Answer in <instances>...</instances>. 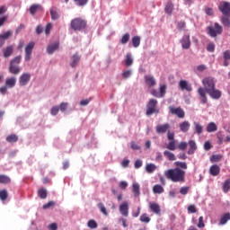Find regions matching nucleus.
<instances>
[{
  "instance_id": "nucleus-1",
  "label": "nucleus",
  "mask_w": 230,
  "mask_h": 230,
  "mask_svg": "<svg viewBox=\"0 0 230 230\" xmlns=\"http://www.w3.org/2000/svg\"><path fill=\"white\" fill-rule=\"evenodd\" d=\"M202 84L204 87L198 89V94L201 98L202 103H208V96L206 94H208L212 100H220L222 98V92L215 88V78L211 76L205 77L202 80Z\"/></svg>"
},
{
  "instance_id": "nucleus-2",
  "label": "nucleus",
  "mask_w": 230,
  "mask_h": 230,
  "mask_svg": "<svg viewBox=\"0 0 230 230\" xmlns=\"http://www.w3.org/2000/svg\"><path fill=\"white\" fill-rule=\"evenodd\" d=\"M174 166L175 168L165 171L164 175L166 179H169L172 182H185V170H188V164H186V162L177 161L174 163Z\"/></svg>"
},
{
  "instance_id": "nucleus-3",
  "label": "nucleus",
  "mask_w": 230,
  "mask_h": 230,
  "mask_svg": "<svg viewBox=\"0 0 230 230\" xmlns=\"http://www.w3.org/2000/svg\"><path fill=\"white\" fill-rule=\"evenodd\" d=\"M70 28L74 31H84L87 28V20L82 17H76L71 20Z\"/></svg>"
},
{
  "instance_id": "nucleus-4",
  "label": "nucleus",
  "mask_w": 230,
  "mask_h": 230,
  "mask_svg": "<svg viewBox=\"0 0 230 230\" xmlns=\"http://www.w3.org/2000/svg\"><path fill=\"white\" fill-rule=\"evenodd\" d=\"M157 100L149 99L146 104V116H152V114H159V109L157 108Z\"/></svg>"
},
{
  "instance_id": "nucleus-5",
  "label": "nucleus",
  "mask_w": 230,
  "mask_h": 230,
  "mask_svg": "<svg viewBox=\"0 0 230 230\" xmlns=\"http://www.w3.org/2000/svg\"><path fill=\"white\" fill-rule=\"evenodd\" d=\"M207 31L209 35V37L215 38L217 35H222V32L224 31V29L222 28V25H219L218 22L214 23L213 26H208L207 28Z\"/></svg>"
},
{
  "instance_id": "nucleus-6",
  "label": "nucleus",
  "mask_w": 230,
  "mask_h": 230,
  "mask_svg": "<svg viewBox=\"0 0 230 230\" xmlns=\"http://www.w3.org/2000/svg\"><path fill=\"white\" fill-rule=\"evenodd\" d=\"M33 48H35V42L33 41H31L25 47V56H24L25 62H30V60H31V53H33Z\"/></svg>"
},
{
  "instance_id": "nucleus-7",
  "label": "nucleus",
  "mask_w": 230,
  "mask_h": 230,
  "mask_svg": "<svg viewBox=\"0 0 230 230\" xmlns=\"http://www.w3.org/2000/svg\"><path fill=\"white\" fill-rule=\"evenodd\" d=\"M218 10L226 15V17H230V3L229 2H221L218 5Z\"/></svg>"
},
{
  "instance_id": "nucleus-8",
  "label": "nucleus",
  "mask_w": 230,
  "mask_h": 230,
  "mask_svg": "<svg viewBox=\"0 0 230 230\" xmlns=\"http://www.w3.org/2000/svg\"><path fill=\"white\" fill-rule=\"evenodd\" d=\"M169 111L172 115L177 116V118H180V119H182L184 118V116H186L184 110H182V108L181 107L175 108L173 106H170Z\"/></svg>"
},
{
  "instance_id": "nucleus-9",
  "label": "nucleus",
  "mask_w": 230,
  "mask_h": 230,
  "mask_svg": "<svg viewBox=\"0 0 230 230\" xmlns=\"http://www.w3.org/2000/svg\"><path fill=\"white\" fill-rule=\"evenodd\" d=\"M30 80H31V75L30 73H24L19 78V85L24 87L30 84Z\"/></svg>"
},
{
  "instance_id": "nucleus-10",
  "label": "nucleus",
  "mask_w": 230,
  "mask_h": 230,
  "mask_svg": "<svg viewBox=\"0 0 230 230\" xmlns=\"http://www.w3.org/2000/svg\"><path fill=\"white\" fill-rule=\"evenodd\" d=\"M181 44L183 49H190V48L191 47V40H190V34H186L181 38Z\"/></svg>"
},
{
  "instance_id": "nucleus-11",
  "label": "nucleus",
  "mask_w": 230,
  "mask_h": 230,
  "mask_svg": "<svg viewBox=\"0 0 230 230\" xmlns=\"http://www.w3.org/2000/svg\"><path fill=\"white\" fill-rule=\"evenodd\" d=\"M44 8L42 7V5L40 4H31L29 8V12L31 13V15L34 16L35 13H37V12H43Z\"/></svg>"
},
{
  "instance_id": "nucleus-12",
  "label": "nucleus",
  "mask_w": 230,
  "mask_h": 230,
  "mask_svg": "<svg viewBox=\"0 0 230 230\" xmlns=\"http://www.w3.org/2000/svg\"><path fill=\"white\" fill-rule=\"evenodd\" d=\"M179 87L181 91H187L188 93H191V91H193L191 84H190L186 80H181L179 82Z\"/></svg>"
},
{
  "instance_id": "nucleus-13",
  "label": "nucleus",
  "mask_w": 230,
  "mask_h": 230,
  "mask_svg": "<svg viewBox=\"0 0 230 230\" xmlns=\"http://www.w3.org/2000/svg\"><path fill=\"white\" fill-rule=\"evenodd\" d=\"M155 130H156V134H166V132L170 130V124L165 123V124L158 125L156 126Z\"/></svg>"
},
{
  "instance_id": "nucleus-14",
  "label": "nucleus",
  "mask_w": 230,
  "mask_h": 230,
  "mask_svg": "<svg viewBox=\"0 0 230 230\" xmlns=\"http://www.w3.org/2000/svg\"><path fill=\"white\" fill-rule=\"evenodd\" d=\"M52 21H58L60 19V11L58 8L52 6L49 10Z\"/></svg>"
},
{
  "instance_id": "nucleus-15",
  "label": "nucleus",
  "mask_w": 230,
  "mask_h": 230,
  "mask_svg": "<svg viewBox=\"0 0 230 230\" xmlns=\"http://www.w3.org/2000/svg\"><path fill=\"white\" fill-rule=\"evenodd\" d=\"M81 58H82L80 57V55H78V53L74 54L70 58V66L73 68L76 67V66L80 64Z\"/></svg>"
},
{
  "instance_id": "nucleus-16",
  "label": "nucleus",
  "mask_w": 230,
  "mask_h": 230,
  "mask_svg": "<svg viewBox=\"0 0 230 230\" xmlns=\"http://www.w3.org/2000/svg\"><path fill=\"white\" fill-rule=\"evenodd\" d=\"M3 55L4 58H9V57H12L13 55V46L9 45L6 48L2 49Z\"/></svg>"
},
{
  "instance_id": "nucleus-17",
  "label": "nucleus",
  "mask_w": 230,
  "mask_h": 230,
  "mask_svg": "<svg viewBox=\"0 0 230 230\" xmlns=\"http://www.w3.org/2000/svg\"><path fill=\"white\" fill-rule=\"evenodd\" d=\"M173 10H175V5L172 1H168L164 7V12L167 15H172L173 13Z\"/></svg>"
},
{
  "instance_id": "nucleus-18",
  "label": "nucleus",
  "mask_w": 230,
  "mask_h": 230,
  "mask_svg": "<svg viewBox=\"0 0 230 230\" xmlns=\"http://www.w3.org/2000/svg\"><path fill=\"white\" fill-rule=\"evenodd\" d=\"M209 173L212 177H217V175H220V166L217 164L211 165L209 168Z\"/></svg>"
},
{
  "instance_id": "nucleus-19",
  "label": "nucleus",
  "mask_w": 230,
  "mask_h": 230,
  "mask_svg": "<svg viewBox=\"0 0 230 230\" xmlns=\"http://www.w3.org/2000/svg\"><path fill=\"white\" fill-rule=\"evenodd\" d=\"M145 82L147 87H155V84H157L155 78L152 75H145Z\"/></svg>"
},
{
  "instance_id": "nucleus-20",
  "label": "nucleus",
  "mask_w": 230,
  "mask_h": 230,
  "mask_svg": "<svg viewBox=\"0 0 230 230\" xmlns=\"http://www.w3.org/2000/svg\"><path fill=\"white\" fill-rule=\"evenodd\" d=\"M188 145H189L188 155H193V154H195V151L197 150V143L195 142V140H190L188 142Z\"/></svg>"
},
{
  "instance_id": "nucleus-21",
  "label": "nucleus",
  "mask_w": 230,
  "mask_h": 230,
  "mask_svg": "<svg viewBox=\"0 0 230 230\" xmlns=\"http://www.w3.org/2000/svg\"><path fill=\"white\" fill-rule=\"evenodd\" d=\"M119 212L123 217H128V203L124 202L119 206Z\"/></svg>"
},
{
  "instance_id": "nucleus-22",
  "label": "nucleus",
  "mask_w": 230,
  "mask_h": 230,
  "mask_svg": "<svg viewBox=\"0 0 230 230\" xmlns=\"http://www.w3.org/2000/svg\"><path fill=\"white\" fill-rule=\"evenodd\" d=\"M149 208L155 215H161V207L159 206V204H157V203H150L149 204Z\"/></svg>"
},
{
  "instance_id": "nucleus-23",
  "label": "nucleus",
  "mask_w": 230,
  "mask_h": 230,
  "mask_svg": "<svg viewBox=\"0 0 230 230\" xmlns=\"http://www.w3.org/2000/svg\"><path fill=\"white\" fill-rule=\"evenodd\" d=\"M58 46H59L58 42H55L54 44H49L47 48V52L49 53V55H53V53L56 52L57 49H58Z\"/></svg>"
},
{
  "instance_id": "nucleus-24",
  "label": "nucleus",
  "mask_w": 230,
  "mask_h": 230,
  "mask_svg": "<svg viewBox=\"0 0 230 230\" xmlns=\"http://www.w3.org/2000/svg\"><path fill=\"white\" fill-rule=\"evenodd\" d=\"M9 73H11V75H19V73H21V67L19 66V65L10 64Z\"/></svg>"
},
{
  "instance_id": "nucleus-25",
  "label": "nucleus",
  "mask_w": 230,
  "mask_h": 230,
  "mask_svg": "<svg viewBox=\"0 0 230 230\" xmlns=\"http://www.w3.org/2000/svg\"><path fill=\"white\" fill-rule=\"evenodd\" d=\"M190 127H191V124H190V121L184 120L180 124V130L183 133L188 132L190 130Z\"/></svg>"
},
{
  "instance_id": "nucleus-26",
  "label": "nucleus",
  "mask_w": 230,
  "mask_h": 230,
  "mask_svg": "<svg viewBox=\"0 0 230 230\" xmlns=\"http://www.w3.org/2000/svg\"><path fill=\"white\" fill-rule=\"evenodd\" d=\"M15 84H17L15 77H10L5 80V86L9 87V89L15 87Z\"/></svg>"
},
{
  "instance_id": "nucleus-27",
  "label": "nucleus",
  "mask_w": 230,
  "mask_h": 230,
  "mask_svg": "<svg viewBox=\"0 0 230 230\" xmlns=\"http://www.w3.org/2000/svg\"><path fill=\"white\" fill-rule=\"evenodd\" d=\"M207 132H217L218 130V126L215 122H209L206 128Z\"/></svg>"
},
{
  "instance_id": "nucleus-28",
  "label": "nucleus",
  "mask_w": 230,
  "mask_h": 230,
  "mask_svg": "<svg viewBox=\"0 0 230 230\" xmlns=\"http://www.w3.org/2000/svg\"><path fill=\"white\" fill-rule=\"evenodd\" d=\"M164 155L166 157V159H168V161H177V157L171 151L165 150L164 152Z\"/></svg>"
},
{
  "instance_id": "nucleus-29",
  "label": "nucleus",
  "mask_w": 230,
  "mask_h": 230,
  "mask_svg": "<svg viewBox=\"0 0 230 230\" xmlns=\"http://www.w3.org/2000/svg\"><path fill=\"white\" fill-rule=\"evenodd\" d=\"M166 148L167 150H171V152H174V150H177V140H171L166 146Z\"/></svg>"
},
{
  "instance_id": "nucleus-30",
  "label": "nucleus",
  "mask_w": 230,
  "mask_h": 230,
  "mask_svg": "<svg viewBox=\"0 0 230 230\" xmlns=\"http://www.w3.org/2000/svg\"><path fill=\"white\" fill-rule=\"evenodd\" d=\"M194 130L198 136H200L202 132H204V127L200 125L199 122H194Z\"/></svg>"
},
{
  "instance_id": "nucleus-31",
  "label": "nucleus",
  "mask_w": 230,
  "mask_h": 230,
  "mask_svg": "<svg viewBox=\"0 0 230 230\" xmlns=\"http://www.w3.org/2000/svg\"><path fill=\"white\" fill-rule=\"evenodd\" d=\"M153 192L161 195L162 193H164V188L159 184H156L153 187Z\"/></svg>"
},
{
  "instance_id": "nucleus-32",
  "label": "nucleus",
  "mask_w": 230,
  "mask_h": 230,
  "mask_svg": "<svg viewBox=\"0 0 230 230\" xmlns=\"http://www.w3.org/2000/svg\"><path fill=\"white\" fill-rule=\"evenodd\" d=\"M230 220V213H226L219 221L220 226H226V224H227V222H229Z\"/></svg>"
},
{
  "instance_id": "nucleus-33",
  "label": "nucleus",
  "mask_w": 230,
  "mask_h": 230,
  "mask_svg": "<svg viewBox=\"0 0 230 230\" xmlns=\"http://www.w3.org/2000/svg\"><path fill=\"white\" fill-rule=\"evenodd\" d=\"M7 143H17L19 141V137L15 134H11L6 137Z\"/></svg>"
},
{
  "instance_id": "nucleus-34",
  "label": "nucleus",
  "mask_w": 230,
  "mask_h": 230,
  "mask_svg": "<svg viewBox=\"0 0 230 230\" xmlns=\"http://www.w3.org/2000/svg\"><path fill=\"white\" fill-rule=\"evenodd\" d=\"M12 35H13V31H7L6 32L0 34V40H4H4H8Z\"/></svg>"
},
{
  "instance_id": "nucleus-35",
  "label": "nucleus",
  "mask_w": 230,
  "mask_h": 230,
  "mask_svg": "<svg viewBox=\"0 0 230 230\" xmlns=\"http://www.w3.org/2000/svg\"><path fill=\"white\" fill-rule=\"evenodd\" d=\"M10 182H12V179L8 175L0 174V184H10Z\"/></svg>"
},
{
  "instance_id": "nucleus-36",
  "label": "nucleus",
  "mask_w": 230,
  "mask_h": 230,
  "mask_svg": "<svg viewBox=\"0 0 230 230\" xmlns=\"http://www.w3.org/2000/svg\"><path fill=\"white\" fill-rule=\"evenodd\" d=\"M133 47L139 48L141 44V37L140 36H134L131 40Z\"/></svg>"
},
{
  "instance_id": "nucleus-37",
  "label": "nucleus",
  "mask_w": 230,
  "mask_h": 230,
  "mask_svg": "<svg viewBox=\"0 0 230 230\" xmlns=\"http://www.w3.org/2000/svg\"><path fill=\"white\" fill-rule=\"evenodd\" d=\"M155 170H157V166H155V164H148L146 166V172L147 173H154V172H155Z\"/></svg>"
},
{
  "instance_id": "nucleus-38",
  "label": "nucleus",
  "mask_w": 230,
  "mask_h": 230,
  "mask_svg": "<svg viewBox=\"0 0 230 230\" xmlns=\"http://www.w3.org/2000/svg\"><path fill=\"white\" fill-rule=\"evenodd\" d=\"M125 64L127 67H130V66L134 64V59L132 58V55L130 54L126 55Z\"/></svg>"
},
{
  "instance_id": "nucleus-39",
  "label": "nucleus",
  "mask_w": 230,
  "mask_h": 230,
  "mask_svg": "<svg viewBox=\"0 0 230 230\" xmlns=\"http://www.w3.org/2000/svg\"><path fill=\"white\" fill-rule=\"evenodd\" d=\"M230 16H222L221 17V22L223 25H225L226 28H230V19H229Z\"/></svg>"
},
{
  "instance_id": "nucleus-40",
  "label": "nucleus",
  "mask_w": 230,
  "mask_h": 230,
  "mask_svg": "<svg viewBox=\"0 0 230 230\" xmlns=\"http://www.w3.org/2000/svg\"><path fill=\"white\" fill-rule=\"evenodd\" d=\"M22 59V56H17L10 61V64L13 66H19V64H21Z\"/></svg>"
},
{
  "instance_id": "nucleus-41",
  "label": "nucleus",
  "mask_w": 230,
  "mask_h": 230,
  "mask_svg": "<svg viewBox=\"0 0 230 230\" xmlns=\"http://www.w3.org/2000/svg\"><path fill=\"white\" fill-rule=\"evenodd\" d=\"M87 226L90 229H97L98 228V223H96V221L94 219H91V220L88 221Z\"/></svg>"
},
{
  "instance_id": "nucleus-42",
  "label": "nucleus",
  "mask_w": 230,
  "mask_h": 230,
  "mask_svg": "<svg viewBox=\"0 0 230 230\" xmlns=\"http://www.w3.org/2000/svg\"><path fill=\"white\" fill-rule=\"evenodd\" d=\"M132 188H133V193L135 197H139L140 195L139 183H133Z\"/></svg>"
},
{
  "instance_id": "nucleus-43",
  "label": "nucleus",
  "mask_w": 230,
  "mask_h": 230,
  "mask_svg": "<svg viewBox=\"0 0 230 230\" xmlns=\"http://www.w3.org/2000/svg\"><path fill=\"white\" fill-rule=\"evenodd\" d=\"M38 195H39L40 198H41L43 199H47V197H48V190H46V189H40L38 190Z\"/></svg>"
},
{
  "instance_id": "nucleus-44",
  "label": "nucleus",
  "mask_w": 230,
  "mask_h": 230,
  "mask_svg": "<svg viewBox=\"0 0 230 230\" xmlns=\"http://www.w3.org/2000/svg\"><path fill=\"white\" fill-rule=\"evenodd\" d=\"M230 190V179H227L223 184V191L227 193Z\"/></svg>"
},
{
  "instance_id": "nucleus-45",
  "label": "nucleus",
  "mask_w": 230,
  "mask_h": 230,
  "mask_svg": "<svg viewBox=\"0 0 230 230\" xmlns=\"http://www.w3.org/2000/svg\"><path fill=\"white\" fill-rule=\"evenodd\" d=\"M128 40H130V34L125 33L120 40V44H127Z\"/></svg>"
},
{
  "instance_id": "nucleus-46",
  "label": "nucleus",
  "mask_w": 230,
  "mask_h": 230,
  "mask_svg": "<svg viewBox=\"0 0 230 230\" xmlns=\"http://www.w3.org/2000/svg\"><path fill=\"white\" fill-rule=\"evenodd\" d=\"M222 155H213L210 156L211 163H218L222 159Z\"/></svg>"
},
{
  "instance_id": "nucleus-47",
  "label": "nucleus",
  "mask_w": 230,
  "mask_h": 230,
  "mask_svg": "<svg viewBox=\"0 0 230 230\" xmlns=\"http://www.w3.org/2000/svg\"><path fill=\"white\" fill-rule=\"evenodd\" d=\"M166 84H162L160 85V98H164V94H166Z\"/></svg>"
},
{
  "instance_id": "nucleus-48",
  "label": "nucleus",
  "mask_w": 230,
  "mask_h": 230,
  "mask_svg": "<svg viewBox=\"0 0 230 230\" xmlns=\"http://www.w3.org/2000/svg\"><path fill=\"white\" fill-rule=\"evenodd\" d=\"M98 208L105 215V217L109 216V212L107 211V208H105V205H103V203H99Z\"/></svg>"
},
{
  "instance_id": "nucleus-49",
  "label": "nucleus",
  "mask_w": 230,
  "mask_h": 230,
  "mask_svg": "<svg viewBox=\"0 0 230 230\" xmlns=\"http://www.w3.org/2000/svg\"><path fill=\"white\" fill-rule=\"evenodd\" d=\"M0 199L2 200H6V199H8V190H0Z\"/></svg>"
},
{
  "instance_id": "nucleus-50",
  "label": "nucleus",
  "mask_w": 230,
  "mask_h": 230,
  "mask_svg": "<svg viewBox=\"0 0 230 230\" xmlns=\"http://www.w3.org/2000/svg\"><path fill=\"white\" fill-rule=\"evenodd\" d=\"M140 222H145V224H148L150 222V217L148 214H143L140 216Z\"/></svg>"
},
{
  "instance_id": "nucleus-51",
  "label": "nucleus",
  "mask_w": 230,
  "mask_h": 230,
  "mask_svg": "<svg viewBox=\"0 0 230 230\" xmlns=\"http://www.w3.org/2000/svg\"><path fill=\"white\" fill-rule=\"evenodd\" d=\"M215 48H216L215 43L210 42L207 46V51H208L209 53H213L215 51Z\"/></svg>"
},
{
  "instance_id": "nucleus-52",
  "label": "nucleus",
  "mask_w": 230,
  "mask_h": 230,
  "mask_svg": "<svg viewBox=\"0 0 230 230\" xmlns=\"http://www.w3.org/2000/svg\"><path fill=\"white\" fill-rule=\"evenodd\" d=\"M58 111H60V108L58 106H53L50 110V114L52 116H57V114H58Z\"/></svg>"
},
{
  "instance_id": "nucleus-53",
  "label": "nucleus",
  "mask_w": 230,
  "mask_h": 230,
  "mask_svg": "<svg viewBox=\"0 0 230 230\" xmlns=\"http://www.w3.org/2000/svg\"><path fill=\"white\" fill-rule=\"evenodd\" d=\"M206 226V225L204 224V217H199V223H198V227L199 229H202Z\"/></svg>"
},
{
  "instance_id": "nucleus-54",
  "label": "nucleus",
  "mask_w": 230,
  "mask_h": 230,
  "mask_svg": "<svg viewBox=\"0 0 230 230\" xmlns=\"http://www.w3.org/2000/svg\"><path fill=\"white\" fill-rule=\"evenodd\" d=\"M167 139L168 141H175V133L167 131Z\"/></svg>"
},
{
  "instance_id": "nucleus-55",
  "label": "nucleus",
  "mask_w": 230,
  "mask_h": 230,
  "mask_svg": "<svg viewBox=\"0 0 230 230\" xmlns=\"http://www.w3.org/2000/svg\"><path fill=\"white\" fill-rule=\"evenodd\" d=\"M178 148L181 151H184L186 150V148H188V144L186 142H181L179 145H178Z\"/></svg>"
},
{
  "instance_id": "nucleus-56",
  "label": "nucleus",
  "mask_w": 230,
  "mask_h": 230,
  "mask_svg": "<svg viewBox=\"0 0 230 230\" xmlns=\"http://www.w3.org/2000/svg\"><path fill=\"white\" fill-rule=\"evenodd\" d=\"M188 191H190V187H181L180 189L181 195H188Z\"/></svg>"
},
{
  "instance_id": "nucleus-57",
  "label": "nucleus",
  "mask_w": 230,
  "mask_h": 230,
  "mask_svg": "<svg viewBox=\"0 0 230 230\" xmlns=\"http://www.w3.org/2000/svg\"><path fill=\"white\" fill-rule=\"evenodd\" d=\"M224 60H230V50H226L223 52Z\"/></svg>"
},
{
  "instance_id": "nucleus-58",
  "label": "nucleus",
  "mask_w": 230,
  "mask_h": 230,
  "mask_svg": "<svg viewBox=\"0 0 230 230\" xmlns=\"http://www.w3.org/2000/svg\"><path fill=\"white\" fill-rule=\"evenodd\" d=\"M131 75H132V71L130 70H127L122 73L123 78H130Z\"/></svg>"
},
{
  "instance_id": "nucleus-59",
  "label": "nucleus",
  "mask_w": 230,
  "mask_h": 230,
  "mask_svg": "<svg viewBox=\"0 0 230 230\" xmlns=\"http://www.w3.org/2000/svg\"><path fill=\"white\" fill-rule=\"evenodd\" d=\"M67 110V103L66 102H62L59 105V111H61V112H65V111Z\"/></svg>"
},
{
  "instance_id": "nucleus-60",
  "label": "nucleus",
  "mask_w": 230,
  "mask_h": 230,
  "mask_svg": "<svg viewBox=\"0 0 230 230\" xmlns=\"http://www.w3.org/2000/svg\"><path fill=\"white\" fill-rule=\"evenodd\" d=\"M210 148H213L211 142L206 141L204 144V150L209 151Z\"/></svg>"
},
{
  "instance_id": "nucleus-61",
  "label": "nucleus",
  "mask_w": 230,
  "mask_h": 230,
  "mask_svg": "<svg viewBox=\"0 0 230 230\" xmlns=\"http://www.w3.org/2000/svg\"><path fill=\"white\" fill-rule=\"evenodd\" d=\"M51 28H53V25L51 23H48L45 28V34L49 35L51 31Z\"/></svg>"
},
{
  "instance_id": "nucleus-62",
  "label": "nucleus",
  "mask_w": 230,
  "mask_h": 230,
  "mask_svg": "<svg viewBox=\"0 0 230 230\" xmlns=\"http://www.w3.org/2000/svg\"><path fill=\"white\" fill-rule=\"evenodd\" d=\"M53 206H55V201H49L47 204L43 205V209L53 208Z\"/></svg>"
},
{
  "instance_id": "nucleus-63",
  "label": "nucleus",
  "mask_w": 230,
  "mask_h": 230,
  "mask_svg": "<svg viewBox=\"0 0 230 230\" xmlns=\"http://www.w3.org/2000/svg\"><path fill=\"white\" fill-rule=\"evenodd\" d=\"M141 166H143V161H141V160H137V161L135 162V168H136V169H139V168H141Z\"/></svg>"
},
{
  "instance_id": "nucleus-64",
  "label": "nucleus",
  "mask_w": 230,
  "mask_h": 230,
  "mask_svg": "<svg viewBox=\"0 0 230 230\" xmlns=\"http://www.w3.org/2000/svg\"><path fill=\"white\" fill-rule=\"evenodd\" d=\"M49 230H58V226H57V223H52L49 226Z\"/></svg>"
}]
</instances>
